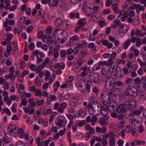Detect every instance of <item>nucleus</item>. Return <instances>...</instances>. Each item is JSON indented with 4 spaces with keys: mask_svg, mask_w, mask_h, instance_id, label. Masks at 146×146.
Wrapping results in <instances>:
<instances>
[{
    "mask_svg": "<svg viewBox=\"0 0 146 146\" xmlns=\"http://www.w3.org/2000/svg\"><path fill=\"white\" fill-rule=\"evenodd\" d=\"M55 34V40L59 42L63 43L67 39L68 34L66 31L63 30L59 29L56 30Z\"/></svg>",
    "mask_w": 146,
    "mask_h": 146,
    "instance_id": "nucleus-1",
    "label": "nucleus"
},
{
    "mask_svg": "<svg viewBox=\"0 0 146 146\" xmlns=\"http://www.w3.org/2000/svg\"><path fill=\"white\" fill-rule=\"evenodd\" d=\"M103 81L106 82L105 87V88L108 90H111L116 91L117 89H119L118 88L115 87L114 81L113 78H108L106 77H103Z\"/></svg>",
    "mask_w": 146,
    "mask_h": 146,
    "instance_id": "nucleus-2",
    "label": "nucleus"
},
{
    "mask_svg": "<svg viewBox=\"0 0 146 146\" xmlns=\"http://www.w3.org/2000/svg\"><path fill=\"white\" fill-rule=\"evenodd\" d=\"M101 105L100 103L96 101H92L88 105V110L91 115H96L95 112L96 111H99Z\"/></svg>",
    "mask_w": 146,
    "mask_h": 146,
    "instance_id": "nucleus-3",
    "label": "nucleus"
},
{
    "mask_svg": "<svg viewBox=\"0 0 146 146\" xmlns=\"http://www.w3.org/2000/svg\"><path fill=\"white\" fill-rule=\"evenodd\" d=\"M137 95V92L134 89L132 88L131 86L127 87L126 89L123 90L121 96L124 102L127 101L126 96H129L132 97H135Z\"/></svg>",
    "mask_w": 146,
    "mask_h": 146,
    "instance_id": "nucleus-4",
    "label": "nucleus"
},
{
    "mask_svg": "<svg viewBox=\"0 0 146 146\" xmlns=\"http://www.w3.org/2000/svg\"><path fill=\"white\" fill-rule=\"evenodd\" d=\"M66 123V119L63 116H61L57 117L56 124L59 127H65V125Z\"/></svg>",
    "mask_w": 146,
    "mask_h": 146,
    "instance_id": "nucleus-5",
    "label": "nucleus"
},
{
    "mask_svg": "<svg viewBox=\"0 0 146 146\" xmlns=\"http://www.w3.org/2000/svg\"><path fill=\"white\" fill-rule=\"evenodd\" d=\"M8 131L13 136H15L17 135L19 131L18 128L14 125L9 126L8 128Z\"/></svg>",
    "mask_w": 146,
    "mask_h": 146,
    "instance_id": "nucleus-6",
    "label": "nucleus"
},
{
    "mask_svg": "<svg viewBox=\"0 0 146 146\" xmlns=\"http://www.w3.org/2000/svg\"><path fill=\"white\" fill-rule=\"evenodd\" d=\"M101 100L102 103L105 105H106L109 103L110 99L107 92H102L101 95Z\"/></svg>",
    "mask_w": 146,
    "mask_h": 146,
    "instance_id": "nucleus-7",
    "label": "nucleus"
},
{
    "mask_svg": "<svg viewBox=\"0 0 146 146\" xmlns=\"http://www.w3.org/2000/svg\"><path fill=\"white\" fill-rule=\"evenodd\" d=\"M89 78L90 81L92 80L96 84L98 83L99 82L100 76L96 72L91 73L89 75Z\"/></svg>",
    "mask_w": 146,
    "mask_h": 146,
    "instance_id": "nucleus-8",
    "label": "nucleus"
},
{
    "mask_svg": "<svg viewBox=\"0 0 146 146\" xmlns=\"http://www.w3.org/2000/svg\"><path fill=\"white\" fill-rule=\"evenodd\" d=\"M137 106V102L136 100L132 99L129 100L127 104L128 109L130 111H132Z\"/></svg>",
    "mask_w": 146,
    "mask_h": 146,
    "instance_id": "nucleus-9",
    "label": "nucleus"
},
{
    "mask_svg": "<svg viewBox=\"0 0 146 146\" xmlns=\"http://www.w3.org/2000/svg\"><path fill=\"white\" fill-rule=\"evenodd\" d=\"M136 9V12L137 13L139 12L140 11H143L145 10L144 7L143 6H141L140 4H135L133 6L129 7L128 8V11L132 9L134 10Z\"/></svg>",
    "mask_w": 146,
    "mask_h": 146,
    "instance_id": "nucleus-10",
    "label": "nucleus"
},
{
    "mask_svg": "<svg viewBox=\"0 0 146 146\" xmlns=\"http://www.w3.org/2000/svg\"><path fill=\"white\" fill-rule=\"evenodd\" d=\"M127 104H120L117 108V112L118 113H125L127 110Z\"/></svg>",
    "mask_w": 146,
    "mask_h": 146,
    "instance_id": "nucleus-11",
    "label": "nucleus"
},
{
    "mask_svg": "<svg viewBox=\"0 0 146 146\" xmlns=\"http://www.w3.org/2000/svg\"><path fill=\"white\" fill-rule=\"evenodd\" d=\"M107 107L106 106H101V108H100L99 110L101 111V112L102 114L105 117L107 116L108 111V109L107 108Z\"/></svg>",
    "mask_w": 146,
    "mask_h": 146,
    "instance_id": "nucleus-12",
    "label": "nucleus"
},
{
    "mask_svg": "<svg viewBox=\"0 0 146 146\" xmlns=\"http://www.w3.org/2000/svg\"><path fill=\"white\" fill-rule=\"evenodd\" d=\"M105 119L103 117L100 118L99 120V123L100 125L102 127L106 126L108 124V122L106 121L108 119V116L105 117Z\"/></svg>",
    "mask_w": 146,
    "mask_h": 146,
    "instance_id": "nucleus-13",
    "label": "nucleus"
},
{
    "mask_svg": "<svg viewBox=\"0 0 146 146\" xmlns=\"http://www.w3.org/2000/svg\"><path fill=\"white\" fill-rule=\"evenodd\" d=\"M45 15V12L42 9H40L39 11L38 14L36 16V18L37 19L44 17Z\"/></svg>",
    "mask_w": 146,
    "mask_h": 146,
    "instance_id": "nucleus-14",
    "label": "nucleus"
},
{
    "mask_svg": "<svg viewBox=\"0 0 146 146\" xmlns=\"http://www.w3.org/2000/svg\"><path fill=\"white\" fill-rule=\"evenodd\" d=\"M78 97L77 96L72 97L70 102V104L71 106H76L78 101Z\"/></svg>",
    "mask_w": 146,
    "mask_h": 146,
    "instance_id": "nucleus-15",
    "label": "nucleus"
},
{
    "mask_svg": "<svg viewBox=\"0 0 146 146\" xmlns=\"http://www.w3.org/2000/svg\"><path fill=\"white\" fill-rule=\"evenodd\" d=\"M58 0H48V3L52 7H54L57 6Z\"/></svg>",
    "mask_w": 146,
    "mask_h": 146,
    "instance_id": "nucleus-16",
    "label": "nucleus"
},
{
    "mask_svg": "<svg viewBox=\"0 0 146 146\" xmlns=\"http://www.w3.org/2000/svg\"><path fill=\"white\" fill-rule=\"evenodd\" d=\"M109 72V70H108L107 69H106L105 68H103L102 69V72L103 75V76H102V80H103V77H106L109 78L111 77H110L107 75Z\"/></svg>",
    "mask_w": 146,
    "mask_h": 146,
    "instance_id": "nucleus-17",
    "label": "nucleus"
},
{
    "mask_svg": "<svg viewBox=\"0 0 146 146\" xmlns=\"http://www.w3.org/2000/svg\"><path fill=\"white\" fill-rule=\"evenodd\" d=\"M144 108L143 106H141L139 110H135L133 111V115H138L141 113L142 111H143Z\"/></svg>",
    "mask_w": 146,
    "mask_h": 146,
    "instance_id": "nucleus-18",
    "label": "nucleus"
},
{
    "mask_svg": "<svg viewBox=\"0 0 146 146\" xmlns=\"http://www.w3.org/2000/svg\"><path fill=\"white\" fill-rule=\"evenodd\" d=\"M24 137L25 139L27 140H28L29 136L28 134L27 133L24 132L20 131L19 133V137L20 138H22Z\"/></svg>",
    "mask_w": 146,
    "mask_h": 146,
    "instance_id": "nucleus-19",
    "label": "nucleus"
},
{
    "mask_svg": "<svg viewBox=\"0 0 146 146\" xmlns=\"http://www.w3.org/2000/svg\"><path fill=\"white\" fill-rule=\"evenodd\" d=\"M55 24L57 26H63V21L60 18H58L55 22Z\"/></svg>",
    "mask_w": 146,
    "mask_h": 146,
    "instance_id": "nucleus-20",
    "label": "nucleus"
},
{
    "mask_svg": "<svg viewBox=\"0 0 146 146\" xmlns=\"http://www.w3.org/2000/svg\"><path fill=\"white\" fill-rule=\"evenodd\" d=\"M141 84L144 89H146V77L142 76L141 78Z\"/></svg>",
    "mask_w": 146,
    "mask_h": 146,
    "instance_id": "nucleus-21",
    "label": "nucleus"
},
{
    "mask_svg": "<svg viewBox=\"0 0 146 146\" xmlns=\"http://www.w3.org/2000/svg\"><path fill=\"white\" fill-rule=\"evenodd\" d=\"M44 56V55H42V54H38L36 58L37 61L36 63L38 64H39L40 63L42 62L43 61V59L42 58Z\"/></svg>",
    "mask_w": 146,
    "mask_h": 146,
    "instance_id": "nucleus-22",
    "label": "nucleus"
},
{
    "mask_svg": "<svg viewBox=\"0 0 146 146\" xmlns=\"http://www.w3.org/2000/svg\"><path fill=\"white\" fill-rule=\"evenodd\" d=\"M110 108H111L113 110V111H115L117 109V104L116 103L113 101L111 102L109 104Z\"/></svg>",
    "mask_w": 146,
    "mask_h": 146,
    "instance_id": "nucleus-23",
    "label": "nucleus"
},
{
    "mask_svg": "<svg viewBox=\"0 0 146 146\" xmlns=\"http://www.w3.org/2000/svg\"><path fill=\"white\" fill-rule=\"evenodd\" d=\"M65 65L62 62L59 63H56L55 64V67L56 68H58L61 69H63Z\"/></svg>",
    "mask_w": 146,
    "mask_h": 146,
    "instance_id": "nucleus-24",
    "label": "nucleus"
},
{
    "mask_svg": "<svg viewBox=\"0 0 146 146\" xmlns=\"http://www.w3.org/2000/svg\"><path fill=\"white\" fill-rule=\"evenodd\" d=\"M49 59L48 58H46L44 60L43 62L40 66H39L38 67L41 68V69H42L46 66V64L49 62Z\"/></svg>",
    "mask_w": 146,
    "mask_h": 146,
    "instance_id": "nucleus-25",
    "label": "nucleus"
},
{
    "mask_svg": "<svg viewBox=\"0 0 146 146\" xmlns=\"http://www.w3.org/2000/svg\"><path fill=\"white\" fill-rule=\"evenodd\" d=\"M133 80L131 78H127L124 83V85L126 87L130 86V84L132 83Z\"/></svg>",
    "mask_w": 146,
    "mask_h": 146,
    "instance_id": "nucleus-26",
    "label": "nucleus"
},
{
    "mask_svg": "<svg viewBox=\"0 0 146 146\" xmlns=\"http://www.w3.org/2000/svg\"><path fill=\"white\" fill-rule=\"evenodd\" d=\"M87 50L85 49H82L80 52L79 55L80 58H83L87 54Z\"/></svg>",
    "mask_w": 146,
    "mask_h": 146,
    "instance_id": "nucleus-27",
    "label": "nucleus"
},
{
    "mask_svg": "<svg viewBox=\"0 0 146 146\" xmlns=\"http://www.w3.org/2000/svg\"><path fill=\"white\" fill-rule=\"evenodd\" d=\"M86 23V20L85 18L81 19L78 21V25L80 27H83Z\"/></svg>",
    "mask_w": 146,
    "mask_h": 146,
    "instance_id": "nucleus-28",
    "label": "nucleus"
},
{
    "mask_svg": "<svg viewBox=\"0 0 146 146\" xmlns=\"http://www.w3.org/2000/svg\"><path fill=\"white\" fill-rule=\"evenodd\" d=\"M87 44V42L85 40H83L82 43H79L77 44V46L79 48L85 47Z\"/></svg>",
    "mask_w": 146,
    "mask_h": 146,
    "instance_id": "nucleus-29",
    "label": "nucleus"
},
{
    "mask_svg": "<svg viewBox=\"0 0 146 146\" xmlns=\"http://www.w3.org/2000/svg\"><path fill=\"white\" fill-rule=\"evenodd\" d=\"M40 139L39 137H37L35 139L36 143L37 144L38 146H43V142H40Z\"/></svg>",
    "mask_w": 146,
    "mask_h": 146,
    "instance_id": "nucleus-30",
    "label": "nucleus"
},
{
    "mask_svg": "<svg viewBox=\"0 0 146 146\" xmlns=\"http://www.w3.org/2000/svg\"><path fill=\"white\" fill-rule=\"evenodd\" d=\"M92 84L91 81H88L87 83L86 86V91L87 93H89L90 91V86Z\"/></svg>",
    "mask_w": 146,
    "mask_h": 146,
    "instance_id": "nucleus-31",
    "label": "nucleus"
},
{
    "mask_svg": "<svg viewBox=\"0 0 146 146\" xmlns=\"http://www.w3.org/2000/svg\"><path fill=\"white\" fill-rule=\"evenodd\" d=\"M133 125H129L127 126L124 130L127 133H129L133 129Z\"/></svg>",
    "mask_w": 146,
    "mask_h": 146,
    "instance_id": "nucleus-32",
    "label": "nucleus"
},
{
    "mask_svg": "<svg viewBox=\"0 0 146 146\" xmlns=\"http://www.w3.org/2000/svg\"><path fill=\"white\" fill-rule=\"evenodd\" d=\"M79 17V15L78 13H72L70 15V18H78Z\"/></svg>",
    "mask_w": 146,
    "mask_h": 146,
    "instance_id": "nucleus-33",
    "label": "nucleus"
},
{
    "mask_svg": "<svg viewBox=\"0 0 146 146\" xmlns=\"http://www.w3.org/2000/svg\"><path fill=\"white\" fill-rule=\"evenodd\" d=\"M93 115L92 117V119L91 121V124L92 125H94L95 124L96 121L97 120L98 118L95 115Z\"/></svg>",
    "mask_w": 146,
    "mask_h": 146,
    "instance_id": "nucleus-34",
    "label": "nucleus"
},
{
    "mask_svg": "<svg viewBox=\"0 0 146 146\" xmlns=\"http://www.w3.org/2000/svg\"><path fill=\"white\" fill-rule=\"evenodd\" d=\"M86 114L85 110L84 109H81L79 111L78 115H80L82 117H84Z\"/></svg>",
    "mask_w": 146,
    "mask_h": 146,
    "instance_id": "nucleus-35",
    "label": "nucleus"
},
{
    "mask_svg": "<svg viewBox=\"0 0 146 146\" xmlns=\"http://www.w3.org/2000/svg\"><path fill=\"white\" fill-rule=\"evenodd\" d=\"M87 83L83 79L80 80L79 81L78 85L79 86H86Z\"/></svg>",
    "mask_w": 146,
    "mask_h": 146,
    "instance_id": "nucleus-36",
    "label": "nucleus"
},
{
    "mask_svg": "<svg viewBox=\"0 0 146 146\" xmlns=\"http://www.w3.org/2000/svg\"><path fill=\"white\" fill-rule=\"evenodd\" d=\"M27 104V102L26 100V98H22L21 104H20V106H21L22 105L24 106H26Z\"/></svg>",
    "mask_w": 146,
    "mask_h": 146,
    "instance_id": "nucleus-37",
    "label": "nucleus"
},
{
    "mask_svg": "<svg viewBox=\"0 0 146 146\" xmlns=\"http://www.w3.org/2000/svg\"><path fill=\"white\" fill-rule=\"evenodd\" d=\"M131 42L129 39H128L126 40L124 44H123V47L124 49L127 48L129 45L130 44Z\"/></svg>",
    "mask_w": 146,
    "mask_h": 146,
    "instance_id": "nucleus-38",
    "label": "nucleus"
},
{
    "mask_svg": "<svg viewBox=\"0 0 146 146\" xmlns=\"http://www.w3.org/2000/svg\"><path fill=\"white\" fill-rule=\"evenodd\" d=\"M60 86V83L58 82H56L54 84L53 87L54 89V91L56 92L58 87Z\"/></svg>",
    "mask_w": 146,
    "mask_h": 146,
    "instance_id": "nucleus-39",
    "label": "nucleus"
},
{
    "mask_svg": "<svg viewBox=\"0 0 146 146\" xmlns=\"http://www.w3.org/2000/svg\"><path fill=\"white\" fill-rule=\"evenodd\" d=\"M22 93L23 94L21 96L22 98H26L25 97V96L28 98H29L31 97V94L30 93H26L25 92H23Z\"/></svg>",
    "mask_w": 146,
    "mask_h": 146,
    "instance_id": "nucleus-40",
    "label": "nucleus"
},
{
    "mask_svg": "<svg viewBox=\"0 0 146 146\" xmlns=\"http://www.w3.org/2000/svg\"><path fill=\"white\" fill-rule=\"evenodd\" d=\"M51 77V75L50 73V72L46 71L45 74V80L46 81H48L49 79V78Z\"/></svg>",
    "mask_w": 146,
    "mask_h": 146,
    "instance_id": "nucleus-41",
    "label": "nucleus"
},
{
    "mask_svg": "<svg viewBox=\"0 0 146 146\" xmlns=\"http://www.w3.org/2000/svg\"><path fill=\"white\" fill-rule=\"evenodd\" d=\"M4 112H5L6 114L8 115H10L11 114V113L9 110L7 108H6V109L3 108V109L2 113H3Z\"/></svg>",
    "mask_w": 146,
    "mask_h": 146,
    "instance_id": "nucleus-42",
    "label": "nucleus"
},
{
    "mask_svg": "<svg viewBox=\"0 0 146 146\" xmlns=\"http://www.w3.org/2000/svg\"><path fill=\"white\" fill-rule=\"evenodd\" d=\"M35 44L34 43H31L29 45V48L30 50H33L35 48Z\"/></svg>",
    "mask_w": 146,
    "mask_h": 146,
    "instance_id": "nucleus-43",
    "label": "nucleus"
},
{
    "mask_svg": "<svg viewBox=\"0 0 146 146\" xmlns=\"http://www.w3.org/2000/svg\"><path fill=\"white\" fill-rule=\"evenodd\" d=\"M15 146H25V145L23 141H19L16 143Z\"/></svg>",
    "mask_w": 146,
    "mask_h": 146,
    "instance_id": "nucleus-44",
    "label": "nucleus"
},
{
    "mask_svg": "<svg viewBox=\"0 0 146 146\" xmlns=\"http://www.w3.org/2000/svg\"><path fill=\"white\" fill-rule=\"evenodd\" d=\"M58 97H59L58 100L60 102L64 100V95L63 93L60 94L58 96Z\"/></svg>",
    "mask_w": 146,
    "mask_h": 146,
    "instance_id": "nucleus-45",
    "label": "nucleus"
},
{
    "mask_svg": "<svg viewBox=\"0 0 146 146\" xmlns=\"http://www.w3.org/2000/svg\"><path fill=\"white\" fill-rule=\"evenodd\" d=\"M3 146H12L10 144L9 141L5 140L3 141Z\"/></svg>",
    "mask_w": 146,
    "mask_h": 146,
    "instance_id": "nucleus-46",
    "label": "nucleus"
},
{
    "mask_svg": "<svg viewBox=\"0 0 146 146\" xmlns=\"http://www.w3.org/2000/svg\"><path fill=\"white\" fill-rule=\"evenodd\" d=\"M60 57L62 58L64 57L67 54V52H66L65 50H60Z\"/></svg>",
    "mask_w": 146,
    "mask_h": 146,
    "instance_id": "nucleus-47",
    "label": "nucleus"
},
{
    "mask_svg": "<svg viewBox=\"0 0 146 146\" xmlns=\"http://www.w3.org/2000/svg\"><path fill=\"white\" fill-rule=\"evenodd\" d=\"M12 100L14 101L16 100L17 101H18L19 99L17 96H16L15 95H13L10 97V98Z\"/></svg>",
    "mask_w": 146,
    "mask_h": 146,
    "instance_id": "nucleus-48",
    "label": "nucleus"
},
{
    "mask_svg": "<svg viewBox=\"0 0 146 146\" xmlns=\"http://www.w3.org/2000/svg\"><path fill=\"white\" fill-rule=\"evenodd\" d=\"M34 92H35V94L36 96H39L42 95L41 92L39 89L35 90V91Z\"/></svg>",
    "mask_w": 146,
    "mask_h": 146,
    "instance_id": "nucleus-49",
    "label": "nucleus"
},
{
    "mask_svg": "<svg viewBox=\"0 0 146 146\" xmlns=\"http://www.w3.org/2000/svg\"><path fill=\"white\" fill-rule=\"evenodd\" d=\"M79 48H78V47L77 46L76 47H75L74 50L73 51V54L74 55H76L78 53L79 50Z\"/></svg>",
    "mask_w": 146,
    "mask_h": 146,
    "instance_id": "nucleus-50",
    "label": "nucleus"
},
{
    "mask_svg": "<svg viewBox=\"0 0 146 146\" xmlns=\"http://www.w3.org/2000/svg\"><path fill=\"white\" fill-rule=\"evenodd\" d=\"M99 64L100 65H106V66H109L108 62L107 61H100L99 62Z\"/></svg>",
    "mask_w": 146,
    "mask_h": 146,
    "instance_id": "nucleus-51",
    "label": "nucleus"
},
{
    "mask_svg": "<svg viewBox=\"0 0 146 146\" xmlns=\"http://www.w3.org/2000/svg\"><path fill=\"white\" fill-rule=\"evenodd\" d=\"M123 84L122 82L121 81L116 82H114V86L115 87H116V86H121Z\"/></svg>",
    "mask_w": 146,
    "mask_h": 146,
    "instance_id": "nucleus-52",
    "label": "nucleus"
},
{
    "mask_svg": "<svg viewBox=\"0 0 146 146\" xmlns=\"http://www.w3.org/2000/svg\"><path fill=\"white\" fill-rule=\"evenodd\" d=\"M120 15L118 17H119L121 16V15L123 16H125L126 15H128V13L126 12V11L125 10H123L121 11H120Z\"/></svg>",
    "mask_w": 146,
    "mask_h": 146,
    "instance_id": "nucleus-53",
    "label": "nucleus"
},
{
    "mask_svg": "<svg viewBox=\"0 0 146 146\" xmlns=\"http://www.w3.org/2000/svg\"><path fill=\"white\" fill-rule=\"evenodd\" d=\"M110 91L109 93H108V94L109 96V98L110 99V98H112L113 96H115V94L113 92H115L114 91H113L112 90Z\"/></svg>",
    "mask_w": 146,
    "mask_h": 146,
    "instance_id": "nucleus-54",
    "label": "nucleus"
},
{
    "mask_svg": "<svg viewBox=\"0 0 146 146\" xmlns=\"http://www.w3.org/2000/svg\"><path fill=\"white\" fill-rule=\"evenodd\" d=\"M12 50V46L10 45H8L6 47V51L7 52H10Z\"/></svg>",
    "mask_w": 146,
    "mask_h": 146,
    "instance_id": "nucleus-55",
    "label": "nucleus"
},
{
    "mask_svg": "<svg viewBox=\"0 0 146 146\" xmlns=\"http://www.w3.org/2000/svg\"><path fill=\"white\" fill-rule=\"evenodd\" d=\"M52 28L51 27H48L47 29H46L44 32L47 34H49L51 33Z\"/></svg>",
    "mask_w": 146,
    "mask_h": 146,
    "instance_id": "nucleus-56",
    "label": "nucleus"
},
{
    "mask_svg": "<svg viewBox=\"0 0 146 146\" xmlns=\"http://www.w3.org/2000/svg\"><path fill=\"white\" fill-rule=\"evenodd\" d=\"M28 73L29 71L28 70H24L21 74V76L22 78H23L24 77L26 74H27Z\"/></svg>",
    "mask_w": 146,
    "mask_h": 146,
    "instance_id": "nucleus-57",
    "label": "nucleus"
},
{
    "mask_svg": "<svg viewBox=\"0 0 146 146\" xmlns=\"http://www.w3.org/2000/svg\"><path fill=\"white\" fill-rule=\"evenodd\" d=\"M13 36V35L12 34H10L7 35V39L8 40L7 41L8 42H9V43H10V40L11 39Z\"/></svg>",
    "mask_w": 146,
    "mask_h": 146,
    "instance_id": "nucleus-58",
    "label": "nucleus"
},
{
    "mask_svg": "<svg viewBox=\"0 0 146 146\" xmlns=\"http://www.w3.org/2000/svg\"><path fill=\"white\" fill-rule=\"evenodd\" d=\"M118 8V5L117 4H115L114 5H113L111 7V8L114 11H115V10L117 9Z\"/></svg>",
    "mask_w": 146,
    "mask_h": 146,
    "instance_id": "nucleus-59",
    "label": "nucleus"
},
{
    "mask_svg": "<svg viewBox=\"0 0 146 146\" xmlns=\"http://www.w3.org/2000/svg\"><path fill=\"white\" fill-rule=\"evenodd\" d=\"M115 18V16L113 15H109L107 17V19L109 21H110L113 20Z\"/></svg>",
    "mask_w": 146,
    "mask_h": 146,
    "instance_id": "nucleus-60",
    "label": "nucleus"
},
{
    "mask_svg": "<svg viewBox=\"0 0 146 146\" xmlns=\"http://www.w3.org/2000/svg\"><path fill=\"white\" fill-rule=\"evenodd\" d=\"M70 95L69 94H66L64 95V99L66 100H68L70 98Z\"/></svg>",
    "mask_w": 146,
    "mask_h": 146,
    "instance_id": "nucleus-61",
    "label": "nucleus"
},
{
    "mask_svg": "<svg viewBox=\"0 0 146 146\" xmlns=\"http://www.w3.org/2000/svg\"><path fill=\"white\" fill-rule=\"evenodd\" d=\"M110 10L109 9H106L104 10L103 14V15H108L110 13Z\"/></svg>",
    "mask_w": 146,
    "mask_h": 146,
    "instance_id": "nucleus-62",
    "label": "nucleus"
},
{
    "mask_svg": "<svg viewBox=\"0 0 146 146\" xmlns=\"http://www.w3.org/2000/svg\"><path fill=\"white\" fill-rule=\"evenodd\" d=\"M33 29V26H30L27 28V32L28 33H31Z\"/></svg>",
    "mask_w": 146,
    "mask_h": 146,
    "instance_id": "nucleus-63",
    "label": "nucleus"
},
{
    "mask_svg": "<svg viewBox=\"0 0 146 146\" xmlns=\"http://www.w3.org/2000/svg\"><path fill=\"white\" fill-rule=\"evenodd\" d=\"M30 68L31 70H35L36 69V66L35 65L31 64L30 66Z\"/></svg>",
    "mask_w": 146,
    "mask_h": 146,
    "instance_id": "nucleus-64",
    "label": "nucleus"
}]
</instances>
